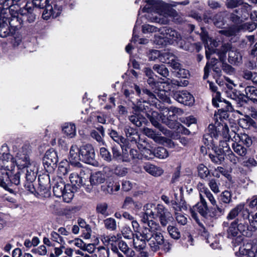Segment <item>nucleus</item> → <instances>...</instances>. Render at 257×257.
<instances>
[{
	"instance_id": "69168bd1",
	"label": "nucleus",
	"mask_w": 257,
	"mask_h": 257,
	"mask_svg": "<svg viewBox=\"0 0 257 257\" xmlns=\"http://www.w3.org/2000/svg\"><path fill=\"white\" fill-rule=\"evenodd\" d=\"M225 155L226 156V158L233 164H236L238 162L239 158L235 155L231 150H229Z\"/></svg>"
},
{
	"instance_id": "c9c22d12",
	"label": "nucleus",
	"mask_w": 257,
	"mask_h": 257,
	"mask_svg": "<svg viewBox=\"0 0 257 257\" xmlns=\"http://www.w3.org/2000/svg\"><path fill=\"white\" fill-rule=\"evenodd\" d=\"M201 196L204 198L205 197H206L213 206L216 205V201L214 196L207 188L203 187L200 189L199 191L200 198H201Z\"/></svg>"
},
{
	"instance_id": "49530a36",
	"label": "nucleus",
	"mask_w": 257,
	"mask_h": 257,
	"mask_svg": "<svg viewBox=\"0 0 257 257\" xmlns=\"http://www.w3.org/2000/svg\"><path fill=\"white\" fill-rule=\"evenodd\" d=\"M168 156L167 150L163 147H158L154 149V157L163 159L167 158Z\"/></svg>"
},
{
	"instance_id": "6ab92c4d",
	"label": "nucleus",
	"mask_w": 257,
	"mask_h": 257,
	"mask_svg": "<svg viewBox=\"0 0 257 257\" xmlns=\"http://www.w3.org/2000/svg\"><path fill=\"white\" fill-rule=\"evenodd\" d=\"M140 232L133 234V243L134 249L137 251H141L142 256L146 257L147 254L145 252L141 251L146 247L147 239L142 237L139 234Z\"/></svg>"
},
{
	"instance_id": "de8ad7c7",
	"label": "nucleus",
	"mask_w": 257,
	"mask_h": 257,
	"mask_svg": "<svg viewBox=\"0 0 257 257\" xmlns=\"http://www.w3.org/2000/svg\"><path fill=\"white\" fill-rule=\"evenodd\" d=\"M22 172L21 171H18L15 173V170H14V173L10 175L11 180V188L13 186H18L20 183V175Z\"/></svg>"
},
{
	"instance_id": "aec40b11",
	"label": "nucleus",
	"mask_w": 257,
	"mask_h": 257,
	"mask_svg": "<svg viewBox=\"0 0 257 257\" xmlns=\"http://www.w3.org/2000/svg\"><path fill=\"white\" fill-rule=\"evenodd\" d=\"M22 173L25 174L26 181L33 182L35 180L38 172V168L34 162L26 166L25 169H20Z\"/></svg>"
},
{
	"instance_id": "a878e982",
	"label": "nucleus",
	"mask_w": 257,
	"mask_h": 257,
	"mask_svg": "<svg viewBox=\"0 0 257 257\" xmlns=\"http://www.w3.org/2000/svg\"><path fill=\"white\" fill-rule=\"evenodd\" d=\"M13 34V32L10 29L8 24V18L6 17L0 18V37L6 38Z\"/></svg>"
},
{
	"instance_id": "473e14b6",
	"label": "nucleus",
	"mask_w": 257,
	"mask_h": 257,
	"mask_svg": "<svg viewBox=\"0 0 257 257\" xmlns=\"http://www.w3.org/2000/svg\"><path fill=\"white\" fill-rule=\"evenodd\" d=\"M39 184L41 189L48 191L50 188V179L48 174H44L38 178Z\"/></svg>"
},
{
	"instance_id": "a18cd8bd",
	"label": "nucleus",
	"mask_w": 257,
	"mask_h": 257,
	"mask_svg": "<svg viewBox=\"0 0 257 257\" xmlns=\"http://www.w3.org/2000/svg\"><path fill=\"white\" fill-rule=\"evenodd\" d=\"M78 224L81 228L85 229L86 232H84V236L86 238H89L90 237L91 230L88 224H87L85 220L82 218L78 219Z\"/></svg>"
},
{
	"instance_id": "4d7b16f0",
	"label": "nucleus",
	"mask_w": 257,
	"mask_h": 257,
	"mask_svg": "<svg viewBox=\"0 0 257 257\" xmlns=\"http://www.w3.org/2000/svg\"><path fill=\"white\" fill-rule=\"evenodd\" d=\"M141 153L142 158L143 157L144 158L148 160L153 159L154 157V150L152 151L146 147L143 148Z\"/></svg>"
},
{
	"instance_id": "4c0bfd02",
	"label": "nucleus",
	"mask_w": 257,
	"mask_h": 257,
	"mask_svg": "<svg viewBox=\"0 0 257 257\" xmlns=\"http://www.w3.org/2000/svg\"><path fill=\"white\" fill-rule=\"evenodd\" d=\"M231 146L234 152L238 155L244 157L247 154L246 149L240 145L238 142H234L232 144Z\"/></svg>"
},
{
	"instance_id": "c85d7f7f",
	"label": "nucleus",
	"mask_w": 257,
	"mask_h": 257,
	"mask_svg": "<svg viewBox=\"0 0 257 257\" xmlns=\"http://www.w3.org/2000/svg\"><path fill=\"white\" fill-rule=\"evenodd\" d=\"M238 123L240 126L244 129L255 130L257 128V123L248 116L240 118Z\"/></svg>"
},
{
	"instance_id": "ddd939ff",
	"label": "nucleus",
	"mask_w": 257,
	"mask_h": 257,
	"mask_svg": "<svg viewBox=\"0 0 257 257\" xmlns=\"http://www.w3.org/2000/svg\"><path fill=\"white\" fill-rule=\"evenodd\" d=\"M13 173L14 171L8 170L6 168L0 169V186L12 193L14 191L11 188L10 175Z\"/></svg>"
},
{
	"instance_id": "423d86ee",
	"label": "nucleus",
	"mask_w": 257,
	"mask_h": 257,
	"mask_svg": "<svg viewBox=\"0 0 257 257\" xmlns=\"http://www.w3.org/2000/svg\"><path fill=\"white\" fill-rule=\"evenodd\" d=\"M147 82L154 90V93L148 89H145L143 90V93L147 94L151 98H156L158 96L162 100L165 99L166 92L170 89L169 80L167 81V82H155L153 77H150Z\"/></svg>"
},
{
	"instance_id": "6e6d98bb",
	"label": "nucleus",
	"mask_w": 257,
	"mask_h": 257,
	"mask_svg": "<svg viewBox=\"0 0 257 257\" xmlns=\"http://www.w3.org/2000/svg\"><path fill=\"white\" fill-rule=\"evenodd\" d=\"M173 69L176 71V76L178 77L187 78L189 75V71L185 69L182 68L180 63L178 68Z\"/></svg>"
},
{
	"instance_id": "b1692460",
	"label": "nucleus",
	"mask_w": 257,
	"mask_h": 257,
	"mask_svg": "<svg viewBox=\"0 0 257 257\" xmlns=\"http://www.w3.org/2000/svg\"><path fill=\"white\" fill-rule=\"evenodd\" d=\"M226 51H228V61L232 64L238 65L242 60L241 54L235 50L231 49L230 44H227L224 46Z\"/></svg>"
},
{
	"instance_id": "f3484780",
	"label": "nucleus",
	"mask_w": 257,
	"mask_h": 257,
	"mask_svg": "<svg viewBox=\"0 0 257 257\" xmlns=\"http://www.w3.org/2000/svg\"><path fill=\"white\" fill-rule=\"evenodd\" d=\"M174 99L179 103L190 105L194 102L193 96L187 91H177L174 93Z\"/></svg>"
},
{
	"instance_id": "79ce46f5",
	"label": "nucleus",
	"mask_w": 257,
	"mask_h": 257,
	"mask_svg": "<svg viewBox=\"0 0 257 257\" xmlns=\"http://www.w3.org/2000/svg\"><path fill=\"white\" fill-rule=\"evenodd\" d=\"M165 112H168V113L172 112V114H170L168 116V118L171 120L174 118L176 114H182L183 113V111L179 108L174 106H170V107H166L164 109L163 114H165Z\"/></svg>"
},
{
	"instance_id": "20e7f679",
	"label": "nucleus",
	"mask_w": 257,
	"mask_h": 257,
	"mask_svg": "<svg viewBox=\"0 0 257 257\" xmlns=\"http://www.w3.org/2000/svg\"><path fill=\"white\" fill-rule=\"evenodd\" d=\"M219 133V131L217 130V126L209 124L207 133L203 137L204 143L208 149H212L215 154H210L209 157L213 162L216 164H220L224 160L223 150H217V137H218Z\"/></svg>"
},
{
	"instance_id": "052dcab7",
	"label": "nucleus",
	"mask_w": 257,
	"mask_h": 257,
	"mask_svg": "<svg viewBox=\"0 0 257 257\" xmlns=\"http://www.w3.org/2000/svg\"><path fill=\"white\" fill-rule=\"evenodd\" d=\"M63 197V200L66 202H69L71 201L73 197V194L72 191H70V187L69 189L67 188L63 192V195L61 196Z\"/></svg>"
},
{
	"instance_id": "2eb2a0df",
	"label": "nucleus",
	"mask_w": 257,
	"mask_h": 257,
	"mask_svg": "<svg viewBox=\"0 0 257 257\" xmlns=\"http://www.w3.org/2000/svg\"><path fill=\"white\" fill-rule=\"evenodd\" d=\"M85 171L84 169H81L80 170L79 175L76 173H72L70 175V181L72 185L76 188L83 187L85 189L86 184L85 182L86 181L83 177V175H85Z\"/></svg>"
},
{
	"instance_id": "c756f323",
	"label": "nucleus",
	"mask_w": 257,
	"mask_h": 257,
	"mask_svg": "<svg viewBox=\"0 0 257 257\" xmlns=\"http://www.w3.org/2000/svg\"><path fill=\"white\" fill-rule=\"evenodd\" d=\"M233 134L234 135L233 137L234 140H233V141L237 142L239 143H242L246 147H249L251 145L252 141L248 135L246 134H236L234 133Z\"/></svg>"
},
{
	"instance_id": "39448f33",
	"label": "nucleus",
	"mask_w": 257,
	"mask_h": 257,
	"mask_svg": "<svg viewBox=\"0 0 257 257\" xmlns=\"http://www.w3.org/2000/svg\"><path fill=\"white\" fill-rule=\"evenodd\" d=\"M144 211H146V215L150 216V219L158 217L162 226H167L170 222L173 220L171 213L161 204L157 205L153 203L147 204L144 207Z\"/></svg>"
},
{
	"instance_id": "cd10ccee",
	"label": "nucleus",
	"mask_w": 257,
	"mask_h": 257,
	"mask_svg": "<svg viewBox=\"0 0 257 257\" xmlns=\"http://www.w3.org/2000/svg\"><path fill=\"white\" fill-rule=\"evenodd\" d=\"M144 169L147 173L155 177L160 176L164 173V170L161 167L150 163L146 164Z\"/></svg>"
},
{
	"instance_id": "338daca9",
	"label": "nucleus",
	"mask_w": 257,
	"mask_h": 257,
	"mask_svg": "<svg viewBox=\"0 0 257 257\" xmlns=\"http://www.w3.org/2000/svg\"><path fill=\"white\" fill-rule=\"evenodd\" d=\"M161 53L157 50H151L148 54L149 58L150 60H155L156 59H159L160 61V57Z\"/></svg>"
},
{
	"instance_id": "1a4fd4ad",
	"label": "nucleus",
	"mask_w": 257,
	"mask_h": 257,
	"mask_svg": "<svg viewBox=\"0 0 257 257\" xmlns=\"http://www.w3.org/2000/svg\"><path fill=\"white\" fill-rule=\"evenodd\" d=\"M200 37L206 49V57L207 59L211 58V55L215 52V48L218 46V42L210 38L205 30L201 28Z\"/></svg>"
},
{
	"instance_id": "0eeeda50",
	"label": "nucleus",
	"mask_w": 257,
	"mask_h": 257,
	"mask_svg": "<svg viewBox=\"0 0 257 257\" xmlns=\"http://www.w3.org/2000/svg\"><path fill=\"white\" fill-rule=\"evenodd\" d=\"M230 19L235 25L226 29L219 31L218 33L219 34L224 35L226 37L235 36L241 31H249L250 27L252 25L248 23L241 24L242 22V19L240 17L233 13L231 14Z\"/></svg>"
},
{
	"instance_id": "412c9836",
	"label": "nucleus",
	"mask_w": 257,
	"mask_h": 257,
	"mask_svg": "<svg viewBox=\"0 0 257 257\" xmlns=\"http://www.w3.org/2000/svg\"><path fill=\"white\" fill-rule=\"evenodd\" d=\"M43 161L44 165L48 167L51 166L53 168L55 166L58 162L57 152L53 149L48 150L45 153Z\"/></svg>"
},
{
	"instance_id": "bf43d9fd",
	"label": "nucleus",
	"mask_w": 257,
	"mask_h": 257,
	"mask_svg": "<svg viewBox=\"0 0 257 257\" xmlns=\"http://www.w3.org/2000/svg\"><path fill=\"white\" fill-rule=\"evenodd\" d=\"M217 61L218 60L217 59L214 58H211V64H210L209 62H207L206 66L204 69V75L203 76L204 79H206L208 77V75H209V71L210 68L211 66H212L213 65L216 64Z\"/></svg>"
},
{
	"instance_id": "9b49d317",
	"label": "nucleus",
	"mask_w": 257,
	"mask_h": 257,
	"mask_svg": "<svg viewBox=\"0 0 257 257\" xmlns=\"http://www.w3.org/2000/svg\"><path fill=\"white\" fill-rule=\"evenodd\" d=\"M109 135L115 142L120 145L121 151H122V161H127L128 160V154L127 152L128 140L122 136H119L117 133L114 130H111L109 133Z\"/></svg>"
},
{
	"instance_id": "9d476101",
	"label": "nucleus",
	"mask_w": 257,
	"mask_h": 257,
	"mask_svg": "<svg viewBox=\"0 0 257 257\" xmlns=\"http://www.w3.org/2000/svg\"><path fill=\"white\" fill-rule=\"evenodd\" d=\"M81 160L85 163L94 166L96 163L95 155L93 147L89 144L84 145L80 148Z\"/></svg>"
},
{
	"instance_id": "37998d69",
	"label": "nucleus",
	"mask_w": 257,
	"mask_h": 257,
	"mask_svg": "<svg viewBox=\"0 0 257 257\" xmlns=\"http://www.w3.org/2000/svg\"><path fill=\"white\" fill-rule=\"evenodd\" d=\"M171 205L175 211V214H176V212L187 209V205L184 201L179 203L176 200H172L171 201Z\"/></svg>"
},
{
	"instance_id": "f257e3e1",
	"label": "nucleus",
	"mask_w": 257,
	"mask_h": 257,
	"mask_svg": "<svg viewBox=\"0 0 257 257\" xmlns=\"http://www.w3.org/2000/svg\"><path fill=\"white\" fill-rule=\"evenodd\" d=\"M240 215L231 222L227 229L228 238L237 236L239 233L242 235L250 237L252 232L257 229V220L249 219V213L247 209H244V204L240 203L230 210L226 219H235L239 214Z\"/></svg>"
},
{
	"instance_id": "7c9ffc66",
	"label": "nucleus",
	"mask_w": 257,
	"mask_h": 257,
	"mask_svg": "<svg viewBox=\"0 0 257 257\" xmlns=\"http://www.w3.org/2000/svg\"><path fill=\"white\" fill-rule=\"evenodd\" d=\"M34 9L31 7L26 6L25 8L22 11L23 19H26L29 23H32L36 19V15L34 13Z\"/></svg>"
},
{
	"instance_id": "5701e85b",
	"label": "nucleus",
	"mask_w": 257,
	"mask_h": 257,
	"mask_svg": "<svg viewBox=\"0 0 257 257\" xmlns=\"http://www.w3.org/2000/svg\"><path fill=\"white\" fill-rule=\"evenodd\" d=\"M68 185H66L63 179L58 177L54 180L53 193L57 197H61L63 195V192L67 188H69Z\"/></svg>"
},
{
	"instance_id": "5fc2aeb1",
	"label": "nucleus",
	"mask_w": 257,
	"mask_h": 257,
	"mask_svg": "<svg viewBox=\"0 0 257 257\" xmlns=\"http://www.w3.org/2000/svg\"><path fill=\"white\" fill-rule=\"evenodd\" d=\"M213 21L214 25L218 28L222 27L224 25L222 14L221 13L214 17Z\"/></svg>"
},
{
	"instance_id": "72a5a7b5",
	"label": "nucleus",
	"mask_w": 257,
	"mask_h": 257,
	"mask_svg": "<svg viewBox=\"0 0 257 257\" xmlns=\"http://www.w3.org/2000/svg\"><path fill=\"white\" fill-rule=\"evenodd\" d=\"M23 21L18 16H12L8 19V24L14 31L18 30L21 27Z\"/></svg>"
},
{
	"instance_id": "e2e57ef3",
	"label": "nucleus",
	"mask_w": 257,
	"mask_h": 257,
	"mask_svg": "<svg viewBox=\"0 0 257 257\" xmlns=\"http://www.w3.org/2000/svg\"><path fill=\"white\" fill-rule=\"evenodd\" d=\"M242 165L247 168H251L257 166V162L253 158H249L247 160H244L242 163Z\"/></svg>"
},
{
	"instance_id": "680f3d73",
	"label": "nucleus",
	"mask_w": 257,
	"mask_h": 257,
	"mask_svg": "<svg viewBox=\"0 0 257 257\" xmlns=\"http://www.w3.org/2000/svg\"><path fill=\"white\" fill-rule=\"evenodd\" d=\"M108 208L107 204L106 203H102L98 204L96 206V211L97 213L102 215H107V209Z\"/></svg>"
},
{
	"instance_id": "603ef678",
	"label": "nucleus",
	"mask_w": 257,
	"mask_h": 257,
	"mask_svg": "<svg viewBox=\"0 0 257 257\" xmlns=\"http://www.w3.org/2000/svg\"><path fill=\"white\" fill-rule=\"evenodd\" d=\"M198 175L200 178L205 179L208 177L210 172L207 167L203 164H200L198 167Z\"/></svg>"
},
{
	"instance_id": "864d4df0",
	"label": "nucleus",
	"mask_w": 257,
	"mask_h": 257,
	"mask_svg": "<svg viewBox=\"0 0 257 257\" xmlns=\"http://www.w3.org/2000/svg\"><path fill=\"white\" fill-rule=\"evenodd\" d=\"M227 117L228 114L226 111L218 110L217 113H215L214 116V119L216 120L215 124L216 125H218L219 123H220L218 121V118L220 120V121H222V118L225 119Z\"/></svg>"
},
{
	"instance_id": "c03bdc74",
	"label": "nucleus",
	"mask_w": 257,
	"mask_h": 257,
	"mask_svg": "<svg viewBox=\"0 0 257 257\" xmlns=\"http://www.w3.org/2000/svg\"><path fill=\"white\" fill-rule=\"evenodd\" d=\"M153 69L164 77L166 78L169 75V72L164 65L155 64L153 66Z\"/></svg>"
},
{
	"instance_id": "a19ab883",
	"label": "nucleus",
	"mask_w": 257,
	"mask_h": 257,
	"mask_svg": "<svg viewBox=\"0 0 257 257\" xmlns=\"http://www.w3.org/2000/svg\"><path fill=\"white\" fill-rule=\"evenodd\" d=\"M246 97L257 102V88L253 86H247L245 89Z\"/></svg>"
},
{
	"instance_id": "8fccbe9b",
	"label": "nucleus",
	"mask_w": 257,
	"mask_h": 257,
	"mask_svg": "<svg viewBox=\"0 0 257 257\" xmlns=\"http://www.w3.org/2000/svg\"><path fill=\"white\" fill-rule=\"evenodd\" d=\"M230 97L231 99L236 101L237 104L240 106L242 105V103L244 102L243 100L244 95L240 94L239 92H232L230 94Z\"/></svg>"
},
{
	"instance_id": "13d9d810",
	"label": "nucleus",
	"mask_w": 257,
	"mask_h": 257,
	"mask_svg": "<svg viewBox=\"0 0 257 257\" xmlns=\"http://www.w3.org/2000/svg\"><path fill=\"white\" fill-rule=\"evenodd\" d=\"M100 154L105 161L110 162L112 160L111 155L110 152L105 148H100Z\"/></svg>"
},
{
	"instance_id": "6e6552de",
	"label": "nucleus",
	"mask_w": 257,
	"mask_h": 257,
	"mask_svg": "<svg viewBox=\"0 0 257 257\" xmlns=\"http://www.w3.org/2000/svg\"><path fill=\"white\" fill-rule=\"evenodd\" d=\"M30 151V146L27 144L23 145L18 150L14 162L15 166L16 165L19 170L25 169L26 166L32 163L29 156Z\"/></svg>"
},
{
	"instance_id": "4468645a",
	"label": "nucleus",
	"mask_w": 257,
	"mask_h": 257,
	"mask_svg": "<svg viewBox=\"0 0 257 257\" xmlns=\"http://www.w3.org/2000/svg\"><path fill=\"white\" fill-rule=\"evenodd\" d=\"M105 181V175L101 172H97L91 174L89 178V183L90 184H86L85 191L87 192H90L93 187L97 186L104 183Z\"/></svg>"
},
{
	"instance_id": "0e129e2a",
	"label": "nucleus",
	"mask_w": 257,
	"mask_h": 257,
	"mask_svg": "<svg viewBox=\"0 0 257 257\" xmlns=\"http://www.w3.org/2000/svg\"><path fill=\"white\" fill-rule=\"evenodd\" d=\"M221 201L224 203H229L231 201V193L227 191L223 192L220 196Z\"/></svg>"
},
{
	"instance_id": "7ed1b4c3",
	"label": "nucleus",
	"mask_w": 257,
	"mask_h": 257,
	"mask_svg": "<svg viewBox=\"0 0 257 257\" xmlns=\"http://www.w3.org/2000/svg\"><path fill=\"white\" fill-rule=\"evenodd\" d=\"M150 6L148 9L154 10V13L159 15L155 16L156 22L163 24L169 23V18H172L175 22H179L178 14L175 10L169 7L167 4L160 0H147Z\"/></svg>"
},
{
	"instance_id": "09e8293b",
	"label": "nucleus",
	"mask_w": 257,
	"mask_h": 257,
	"mask_svg": "<svg viewBox=\"0 0 257 257\" xmlns=\"http://www.w3.org/2000/svg\"><path fill=\"white\" fill-rule=\"evenodd\" d=\"M167 230L171 237L174 239H179L181 236L178 229L174 226L169 225L167 227Z\"/></svg>"
},
{
	"instance_id": "f03ea898",
	"label": "nucleus",
	"mask_w": 257,
	"mask_h": 257,
	"mask_svg": "<svg viewBox=\"0 0 257 257\" xmlns=\"http://www.w3.org/2000/svg\"><path fill=\"white\" fill-rule=\"evenodd\" d=\"M142 221L145 223L141 233H139L142 237L147 239L149 245L153 251H157L160 245L164 242V237L161 231V228L159 224L150 216L146 215V211H144Z\"/></svg>"
},
{
	"instance_id": "2f4dec72",
	"label": "nucleus",
	"mask_w": 257,
	"mask_h": 257,
	"mask_svg": "<svg viewBox=\"0 0 257 257\" xmlns=\"http://www.w3.org/2000/svg\"><path fill=\"white\" fill-rule=\"evenodd\" d=\"M225 6L227 8L233 9L238 7L241 5L247 9L250 8V6L247 3H244L243 0H226L225 2Z\"/></svg>"
},
{
	"instance_id": "3c124183",
	"label": "nucleus",
	"mask_w": 257,
	"mask_h": 257,
	"mask_svg": "<svg viewBox=\"0 0 257 257\" xmlns=\"http://www.w3.org/2000/svg\"><path fill=\"white\" fill-rule=\"evenodd\" d=\"M104 223L107 229L114 230L116 228V223L114 218H108L104 220Z\"/></svg>"
},
{
	"instance_id": "e433bc0d",
	"label": "nucleus",
	"mask_w": 257,
	"mask_h": 257,
	"mask_svg": "<svg viewBox=\"0 0 257 257\" xmlns=\"http://www.w3.org/2000/svg\"><path fill=\"white\" fill-rule=\"evenodd\" d=\"M144 133L147 136L153 139L156 142L160 143L164 140V138L160 136L159 134H157L151 128L148 127L144 128Z\"/></svg>"
},
{
	"instance_id": "bb28decb",
	"label": "nucleus",
	"mask_w": 257,
	"mask_h": 257,
	"mask_svg": "<svg viewBox=\"0 0 257 257\" xmlns=\"http://www.w3.org/2000/svg\"><path fill=\"white\" fill-rule=\"evenodd\" d=\"M166 37L170 40L171 43L178 44L182 40V37L180 33L170 28H165L164 30Z\"/></svg>"
},
{
	"instance_id": "f704fd0d",
	"label": "nucleus",
	"mask_w": 257,
	"mask_h": 257,
	"mask_svg": "<svg viewBox=\"0 0 257 257\" xmlns=\"http://www.w3.org/2000/svg\"><path fill=\"white\" fill-rule=\"evenodd\" d=\"M62 131L64 134L70 138H73L76 135V127L73 123H65Z\"/></svg>"
},
{
	"instance_id": "774afa93",
	"label": "nucleus",
	"mask_w": 257,
	"mask_h": 257,
	"mask_svg": "<svg viewBox=\"0 0 257 257\" xmlns=\"http://www.w3.org/2000/svg\"><path fill=\"white\" fill-rule=\"evenodd\" d=\"M142 31L144 33H149L159 31V29L152 25H144L142 26Z\"/></svg>"
},
{
	"instance_id": "dca6fc26",
	"label": "nucleus",
	"mask_w": 257,
	"mask_h": 257,
	"mask_svg": "<svg viewBox=\"0 0 257 257\" xmlns=\"http://www.w3.org/2000/svg\"><path fill=\"white\" fill-rule=\"evenodd\" d=\"M34 5L38 8L44 9L42 17L44 19L48 20L52 15V7L49 5L48 0H34Z\"/></svg>"
},
{
	"instance_id": "4be33fe9",
	"label": "nucleus",
	"mask_w": 257,
	"mask_h": 257,
	"mask_svg": "<svg viewBox=\"0 0 257 257\" xmlns=\"http://www.w3.org/2000/svg\"><path fill=\"white\" fill-rule=\"evenodd\" d=\"M160 61L163 63L169 64L173 68H177L179 66V63L177 57L170 52L162 53L160 57Z\"/></svg>"
},
{
	"instance_id": "a211bd4d",
	"label": "nucleus",
	"mask_w": 257,
	"mask_h": 257,
	"mask_svg": "<svg viewBox=\"0 0 257 257\" xmlns=\"http://www.w3.org/2000/svg\"><path fill=\"white\" fill-rule=\"evenodd\" d=\"M80 148L76 145H73L70 150L69 161L70 164L76 167L80 168L81 164L79 162L81 160Z\"/></svg>"
},
{
	"instance_id": "393cba45",
	"label": "nucleus",
	"mask_w": 257,
	"mask_h": 257,
	"mask_svg": "<svg viewBox=\"0 0 257 257\" xmlns=\"http://www.w3.org/2000/svg\"><path fill=\"white\" fill-rule=\"evenodd\" d=\"M0 160L3 162L2 168H6L8 170L14 171L15 169V159L9 153H3L0 157Z\"/></svg>"
},
{
	"instance_id": "58836bf2",
	"label": "nucleus",
	"mask_w": 257,
	"mask_h": 257,
	"mask_svg": "<svg viewBox=\"0 0 257 257\" xmlns=\"http://www.w3.org/2000/svg\"><path fill=\"white\" fill-rule=\"evenodd\" d=\"M241 75L244 79L250 80L253 83L257 84V72H252L248 70H244Z\"/></svg>"
},
{
	"instance_id": "ea45409f",
	"label": "nucleus",
	"mask_w": 257,
	"mask_h": 257,
	"mask_svg": "<svg viewBox=\"0 0 257 257\" xmlns=\"http://www.w3.org/2000/svg\"><path fill=\"white\" fill-rule=\"evenodd\" d=\"M158 115V113L156 112H153L152 114H147L148 117L152 123V124L156 127L159 128L163 133H165V130L161 125V124L158 121V119L156 117Z\"/></svg>"
},
{
	"instance_id": "f8f14e48",
	"label": "nucleus",
	"mask_w": 257,
	"mask_h": 257,
	"mask_svg": "<svg viewBox=\"0 0 257 257\" xmlns=\"http://www.w3.org/2000/svg\"><path fill=\"white\" fill-rule=\"evenodd\" d=\"M197 211L204 218L206 216L207 211L209 210L207 202L205 198L201 196L200 198V201L193 207L192 208L190 209V212L192 217L197 221V214L195 212V210Z\"/></svg>"
}]
</instances>
